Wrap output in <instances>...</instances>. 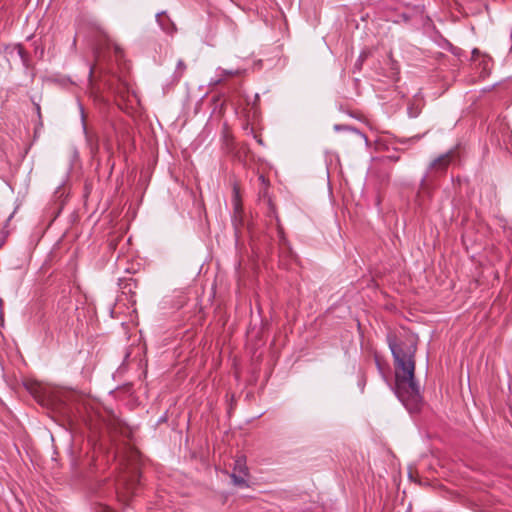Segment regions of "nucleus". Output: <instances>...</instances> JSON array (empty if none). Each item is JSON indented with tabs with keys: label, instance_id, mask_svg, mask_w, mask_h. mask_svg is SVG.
Listing matches in <instances>:
<instances>
[{
	"label": "nucleus",
	"instance_id": "14",
	"mask_svg": "<svg viewBox=\"0 0 512 512\" xmlns=\"http://www.w3.org/2000/svg\"><path fill=\"white\" fill-rule=\"evenodd\" d=\"M259 179H260V181H263V182H264V180H265V178H264V176H263V175H260Z\"/></svg>",
	"mask_w": 512,
	"mask_h": 512
},
{
	"label": "nucleus",
	"instance_id": "2",
	"mask_svg": "<svg viewBox=\"0 0 512 512\" xmlns=\"http://www.w3.org/2000/svg\"><path fill=\"white\" fill-rule=\"evenodd\" d=\"M139 477L140 475L136 468L120 476L116 484V494L119 501L126 503L135 495L139 484Z\"/></svg>",
	"mask_w": 512,
	"mask_h": 512
},
{
	"label": "nucleus",
	"instance_id": "7",
	"mask_svg": "<svg viewBox=\"0 0 512 512\" xmlns=\"http://www.w3.org/2000/svg\"><path fill=\"white\" fill-rule=\"evenodd\" d=\"M231 477V480L233 482L234 485L238 486V487H241V488H247L249 485H248V481H247V478L248 476H244V475H241L239 473H232L230 475Z\"/></svg>",
	"mask_w": 512,
	"mask_h": 512
},
{
	"label": "nucleus",
	"instance_id": "15",
	"mask_svg": "<svg viewBox=\"0 0 512 512\" xmlns=\"http://www.w3.org/2000/svg\"><path fill=\"white\" fill-rule=\"evenodd\" d=\"M37 111H38V113L40 112V106L39 105H37Z\"/></svg>",
	"mask_w": 512,
	"mask_h": 512
},
{
	"label": "nucleus",
	"instance_id": "5",
	"mask_svg": "<svg viewBox=\"0 0 512 512\" xmlns=\"http://www.w3.org/2000/svg\"><path fill=\"white\" fill-rule=\"evenodd\" d=\"M234 473H239L244 476H249V469L246 465V460L243 457H238L234 462Z\"/></svg>",
	"mask_w": 512,
	"mask_h": 512
},
{
	"label": "nucleus",
	"instance_id": "4",
	"mask_svg": "<svg viewBox=\"0 0 512 512\" xmlns=\"http://www.w3.org/2000/svg\"><path fill=\"white\" fill-rule=\"evenodd\" d=\"M452 158L453 151L442 154L431 162L429 168L436 171H445L451 163Z\"/></svg>",
	"mask_w": 512,
	"mask_h": 512
},
{
	"label": "nucleus",
	"instance_id": "6",
	"mask_svg": "<svg viewBox=\"0 0 512 512\" xmlns=\"http://www.w3.org/2000/svg\"><path fill=\"white\" fill-rule=\"evenodd\" d=\"M232 205L234 208V212L236 214H240L242 210V204L240 199V191L236 184L233 186Z\"/></svg>",
	"mask_w": 512,
	"mask_h": 512
},
{
	"label": "nucleus",
	"instance_id": "16",
	"mask_svg": "<svg viewBox=\"0 0 512 512\" xmlns=\"http://www.w3.org/2000/svg\"><path fill=\"white\" fill-rule=\"evenodd\" d=\"M12 216H13V215H10V216L8 217L7 222H8L9 220H11Z\"/></svg>",
	"mask_w": 512,
	"mask_h": 512
},
{
	"label": "nucleus",
	"instance_id": "3",
	"mask_svg": "<svg viewBox=\"0 0 512 512\" xmlns=\"http://www.w3.org/2000/svg\"><path fill=\"white\" fill-rule=\"evenodd\" d=\"M156 21L160 28L169 35H173L177 31L176 25L164 11L156 14Z\"/></svg>",
	"mask_w": 512,
	"mask_h": 512
},
{
	"label": "nucleus",
	"instance_id": "1",
	"mask_svg": "<svg viewBox=\"0 0 512 512\" xmlns=\"http://www.w3.org/2000/svg\"><path fill=\"white\" fill-rule=\"evenodd\" d=\"M388 344L394 358L395 393L409 411H416L421 403L420 389L415 380L417 341L413 336L399 340L389 337Z\"/></svg>",
	"mask_w": 512,
	"mask_h": 512
},
{
	"label": "nucleus",
	"instance_id": "13",
	"mask_svg": "<svg viewBox=\"0 0 512 512\" xmlns=\"http://www.w3.org/2000/svg\"><path fill=\"white\" fill-rule=\"evenodd\" d=\"M334 129H335V130H341V129H342V127H341L340 125H335V126H334Z\"/></svg>",
	"mask_w": 512,
	"mask_h": 512
},
{
	"label": "nucleus",
	"instance_id": "10",
	"mask_svg": "<svg viewBox=\"0 0 512 512\" xmlns=\"http://www.w3.org/2000/svg\"><path fill=\"white\" fill-rule=\"evenodd\" d=\"M421 111L420 106L417 104H410L408 107V114L410 117H417Z\"/></svg>",
	"mask_w": 512,
	"mask_h": 512
},
{
	"label": "nucleus",
	"instance_id": "12",
	"mask_svg": "<svg viewBox=\"0 0 512 512\" xmlns=\"http://www.w3.org/2000/svg\"><path fill=\"white\" fill-rule=\"evenodd\" d=\"M6 238H7V233H4L3 235L0 236V248L4 245Z\"/></svg>",
	"mask_w": 512,
	"mask_h": 512
},
{
	"label": "nucleus",
	"instance_id": "9",
	"mask_svg": "<svg viewBox=\"0 0 512 512\" xmlns=\"http://www.w3.org/2000/svg\"><path fill=\"white\" fill-rule=\"evenodd\" d=\"M220 78L215 80V84H218L220 83L221 81H223L225 78L227 77H232V76H237L239 75L241 72L240 70H226V69H220Z\"/></svg>",
	"mask_w": 512,
	"mask_h": 512
},
{
	"label": "nucleus",
	"instance_id": "11",
	"mask_svg": "<svg viewBox=\"0 0 512 512\" xmlns=\"http://www.w3.org/2000/svg\"><path fill=\"white\" fill-rule=\"evenodd\" d=\"M113 49L117 57L122 56L123 51L122 48L118 44H113Z\"/></svg>",
	"mask_w": 512,
	"mask_h": 512
},
{
	"label": "nucleus",
	"instance_id": "8",
	"mask_svg": "<svg viewBox=\"0 0 512 512\" xmlns=\"http://www.w3.org/2000/svg\"><path fill=\"white\" fill-rule=\"evenodd\" d=\"M186 69H187V66L184 63V61L181 60V59L178 60L177 65H176V69H175V72H174V75H173L174 81L179 82L180 79L183 77Z\"/></svg>",
	"mask_w": 512,
	"mask_h": 512
}]
</instances>
